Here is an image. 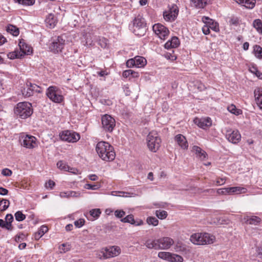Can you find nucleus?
<instances>
[{
    "mask_svg": "<svg viewBox=\"0 0 262 262\" xmlns=\"http://www.w3.org/2000/svg\"><path fill=\"white\" fill-rule=\"evenodd\" d=\"M244 220L245 221V222L249 224L254 225H258L261 222V219L259 217L256 216H247L246 217H244Z\"/></svg>",
    "mask_w": 262,
    "mask_h": 262,
    "instance_id": "393cba45",
    "label": "nucleus"
},
{
    "mask_svg": "<svg viewBox=\"0 0 262 262\" xmlns=\"http://www.w3.org/2000/svg\"><path fill=\"white\" fill-rule=\"evenodd\" d=\"M22 139L21 145L27 148L32 149L37 146V139L33 136L26 135Z\"/></svg>",
    "mask_w": 262,
    "mask_h": 262,
    "instance_id": "dca6fc26",
    "label": "nucleus"
},
{
    "mask_svg": "<svg viewBox=\"0 0 262 262\" xmlns=\"http://www.w3.org/2000/svg\"><path fill=\"white\" fill-rule=\"evenodd\" d=\"M59 136L62 140L72 143L76 142L80 138L79 134L68 130L63 131Z\"/></svg>",
    "mask_w": 262,
    "mask_h": 262,
    "instance_id": "9d476101",
    "label": "nucleus"
},
{
    "mask_svg": "<svg viewBox=\"0 0 262 262\" xmlns=\"http://www.w3.org/2000/svg\"><path fill=\"white\" fill-rule=\"evenodd\" d=\"M10 204L9 200L6 199H3L0 201V211H3L6 210Z\"/></svg>",
    "mask_w": 262,
    "mask_h": 262,
    "instance_id": "58836bf2",
    "label": "nucleus"
},
{
    "mask_svg": "<svg viewBox=\"0 0 262 262\" xmlns=\"http://www.w3.org/2000/svg\"><path fill=\"white\" fill-rule=\"evenodd\" d=\"M98 39L96 40L98 41V44L103 48H105L107 47V40L104 37H97Z\"/></svg>",
    "mask_w": 262,
    "mask_h": 262,
    "instance_id": "a18cd8bd",
    "label": "nucleus"
},
{
    "mask_svg": "<svg viewBox=\"0 0 262 262\" xmlns=\"http://www.w3.org/2000/svg\"><path fill=\"white\" fill-rule=\"evenodd\" d=\"M98 39V37L97 36H92L90 34L89 35H86L85 37V45L88 46H93L94 43V41Z\"/></svg>",
    "mask_w": 262,
    "mask_h": 262,
    "instance_id": "c9c22d12",
    "label": "nucleus"
},
{
    "mask_svg": "<svg viewBox=\"0 0 262 262\" xmlns=\"http://www.w3.org/2000/svg\"><path fill=\"white\" fill-rule=\"evenodd\" d=\"M195 86H197V89L200 91H203L206 89L204 84L200 82H197Z\"/></svg>",
    "mask_w": 262,
    "mask_h": 262,
    "instance_id": "e2e57ef3",
    "label": "nucleus"
},
{
    "mask_svg": "<svg viewBox=\"0 0 262 262\" xmlns=\"http://www.w3.org/2000/svg\"><path fill=\"white\" fill-rule=\"evenodd\" d=\"M59 196L61 198H70V191L60 192L59 193Z\"/></svg>",
    "mask_w": 262,
    "mask_h": 262,
    "instance_id": "6e6d98bb",
    "label": "nucleus"
},
{
    "mask_svg": "<svg viewBox=\"0 0 262 262\" xmlns=\"http://www.w3.org/2000/svg\"><path fill=\"white\" fill-rule=\"evenodd\" d=\"M101 122L103 129L109 132L113 131L116 125L115 119L111 116L107 114L102 117Z\"/></svg>",
    "mask_w": 262,
    "mask_h": 262,
    "instance_id": "9b49d317",
    "label": "nucleus"
},
{
    "mask_svg": "<svg viewBox=\"0 0 262 262\" xmlns=\"http://www.w3.org/2000/svg\"><path fill=\"white\" fill-rule=\"evenodd\" d=\"M231 188V195L234 194H241L246 193L247 191V189L246 188L242 187H232Z\"/></svg>",
    "mask_w": 262,
    "mask_h": 262,
    "instance_id": "c85d7f7f",
    "label": "nucleus"
},
{
    "mask_svg": "<svg viewBox=\"0 0 262 262\" xmlns=\"http://www.w3.org/2000/svg\"><path fill=\"white\" fill-rule=\"evenodd\" d=\"M183 257L178 254H173L172 257L171 258V262H183Z\"/></svg>",
    "mask_w": 262,
    "mask_h": 262,
    "instance_id": "3c124183",
    "label": "nucleus"
},
{
    "mask_svg": "<svg viewBox=\"0 0 262 262\" xmlns=\"http://www.w3.org/2000/svg\"><path fill=\"white\" fill-rule=\"evenodd\" d=\"M143 224H144V222L142 220L137 219L136 220H135V219L134 220L132 225L136 226H141V225H143Z\"/></svg>",
    "mask_w": 262,
    "mask_h": 262,
    "instance_id": "13d9d810",
    "label": "nucleus"
},
{
    "mask_svg": "<svg viewBox=\"0 0 262 262\" xmlns=\"http://www.w3.org/2000/svg\"><path fill=\"white\" fill-rule=\"evenodd\" d=\"M147 144L149 149L152 152H156L160 147L161 140L156 132H150L146 138Z\"/></svg>",
    "mask_w": 262,
    "mask_h": 262,
    "instance_id": "423d86ee",
    "label": "nucleus"
},
{
    "mask_svg": "<svg viewBox=\"0 0 262 262\" xmlns=\"http://www.w3.org/2000/svg\"><path fill=\"white\" fill-rule=\"evenodd\" d=\"M65 45V39L62 36H58L54 38L49 46L50 50L56 54L62 52Z\"/></svg>",
    "mask_w": 262,
    "mask_h": 262,
    "instance_id": "1a4fd4ad",
    "label": "nucleus"
},
{
    "mask_svg": "<svg viewBox=\"0 0 262 262\" xmlns=\"http://www.w3.org/2000/svg\"><path fill=\"white\" fill-rule=\"evenodd\" d=\"M70 198H77L80 196V192L79 191H70Z\"/></svg>",
    "mask_w": 262,
    "mask_h": 262,
    "instance_id": "bf43d9fd",
    "label": "nucleus"
},
{
    "mask_svg": "<svg viewBox=\"0 0 262 262\" xmlns=\"http://www.w3.org/2000/svg\"><path fill=\"white\" fill-rule=\"evenodd\" d=\"M227 109L229 112L235 115H238L242 114V110L236 108V106L233 104L229 105Z\"/></svg>",
    "mask_w": 262,
    "mask_h": 262,
    "instance_id": "e433bc0d",
    "label": "nucleus"
},
{
    "mask_svg": "<svg viewBox=\"0 0 262 262\" xmlns=\"http://www.w3.org/2000/svg\"><path fill=\"white\" fill-rule=\"evenodd\" d=\"M194 123L196 124L199 127L203 129H206L212 125V121L210 118H195L193 120Z\"/></svg>",
    "mask_w": 262,
    "mask_h": 262,
    "instance_id": "f3484780",
    "label": "nucleus"
},
{
    "mask_svg": "<svg viewBox=\"0 0 262 262\" xmlns=\"http://www.w3.org/2000/svg\"><path fill=\"white\" fill-rule=\"evenodd\" d=\"M46 95L53 102L60 103L64 100L62 92L56 86H50L46 91Z\"/></svg>",
    "mask_w": 262,
    "mask_h": 262,
    "instance_id": "39448f33",
    "label": "nucleus"
},
{
    "mask_svg": "<svg viewBox=\"0 0 262 262\" xmlns=\"http://www.w3.org/2000/svg\"><path fill=\"white\" fill-rule=\"evenodd\" d=\"M155 214L160 220L165 219L167 216V212L164 210H156Z\"/></svg>",
    "mask_w": 262,
    "mask_h": 262,
    "instance_id": "79ce46f5",
    "label": "nucleus"
},
{
    "mask_svg": "<svg viewBox=\"0 0 262 262\" xmlns=\"http://www.w3.org/2000/svg\"><path fill=\"white\" fill-rule=\"evenodd\" d=\"M173 253L168 252H159L158 256L163 260L171 262Z\"/></svg>",
    "mask_w": 262,
    "mask_h": 262,
    "instance_id": "bb28decb",
    "label": "nucleus"
},
{
    "mask_svg": "<svg viewBox=\"0 0 262 262\" xmlns=\"http://www.w3.org/2000/svg\"><path fill=\"white\" fill-rule=\"evenodd\" d=\"M208 0H191L194 6L198 8H203L207 4Z\"/></svg>",
    "mask_w": 262,
    "mask_h": 262,
    "instance_id": "2f4dec72",
    "label": "nucleus"
},
{
    "mask_svg": "<svg viewBox=\"0 0 262 262\" xmlns=\"http://www.w3.org/2000/svg\"><path fill=\"white\" fill-rule=\"evenodd\" d=\"M134 220V216L132 214H129L121 219L120 221L122 223H127L132 225Z\"/></svg>",
    "mask_w": 262,
    "mask_h": 262,
    "instance_id": "8fccbe9b",
    "label": "nucleus"
},
{
    "mask_svg": "<svg viewBox=\"0 0 262 262\" xmlns=\"http://www.w3.org/2000/svg\"><path fill=\"white\" fill-rule=\"evenodd\" d=\"M14 1L26 6L33 5L35 3V0H14Z\"/></svg>",
    "mask_w": 262,
    "mask_h": 262,
    "instance_id": "de8ad7c7",
    "label": "nucleus"
},
{
    "mask_svg": "<svg viewBox=\"0 0 262 262\" xmlns=\"http://www.w3.org/2000/svg\"><path fill=\"white\" fill-rule=\"evenodd\" d=\"M253 53L257 58L262 59V48L260 46L258 45L254 46Z\"/></svg>",
    "mask_w": 262,
    "mask_h": 262,
    "instance_id": "c756f323",
    "label": "nucleus"
},
{
    "mask_svg": "<svg viewBox=\"0 0 262 262\" xmlns=\"http://www.w3.org/2000/svg\"><path fill=\"white\" fill-rule=\"evenodd\" d=\"M146 222L149 225L156 226L159 224V221L155 217L149 216L146 219Z\"/></svg>",
    "mask_w": 262,
    "mask_h": 262,
    "instance_id": "ea45409f",
    "label": "nucleus"
},
{
    "mask_svg": "<svg viewBox=\"0 0 262 262\" xmlns=\"http://www.w3.org/2000/svg\"><path fill=\"white\" fill-rule=\"evenodd\" d=\"M179 9L177 5H172L169 9L163 12L164 19L167 21H172L177 17Z\"/></svg>",
    "mask_w": 262,
    "mask_h": 262,
    "instance_id": "4468645a",
    "label": "nucleus"
},
{
    "mask_svg": "<svg viewBox=\"0 0 262 262\" xmlns=\"http://www.w3.org/2000/svg\"><path fill=\"white\" fill-rule=\"evenodd\" d=\"M23 56V54H21L20 52L18 50H15L13 52H9L7 54V57L10 59H14L16 58H19Z\"/></svg>",
    "mask_w": 262,
    "mask_h": 262,
    "instance_id": "f704fd0d",
    "label": "nucleus"
},
{
    "mask_svg": "<svg viewBox=\"0 0 262 262\" xmlns=\"http://www.w3.org/2000/svg\"><path fill=\"white\" fill-rule=\"evenodd\" d=\"M67 171H69L72 173H73V174H78L79 173V170L75 168H73V167H71L69 166V167H68V170H67Z\"/></svg>",
    "mask_w": 262,
    "mask_h": 262,
    "instance_id": "774afa93",
    "label": "nucleus"
},
{
    "mask_svg": "<svg viewBox=\"0 0 262 262\" xmlns=\"http://www.w3.org/2000/svg\"><path fill=\"white\" fill-rule=\"evenodd\" d=\"M115 216L117 218H122L125 215V212L123 210H116L114 212Z\"/></svg>",
    "mask_w": 262,
    "mask_h": 262,
    "instance_id": "603ef678",
    "label": "nucleus"
},
{
    "mask_svg": "<svg viewBox=\"0 0 262 262\" xmlns=\"http://www.w3.org/2000/svg\"><path fill=\"white\" fill-rule=\"evenodd\" d=\"M57 167L61 170L67 171L68 170L69 165L62 161H58L57 163Z\"/></svg>",
    "mask_w": 262,
    "mask_h": 262,
    "instance_id": "37998d69",
    "label": "nucleus"
},
{
    "mask_svg": "<svg viewBox=\"0 0 262 262\" xmlns=\"http://www.w3.org/2000/svg\"><path fill=\"white\" fill-rule=\"evenodd\" d=\"M70 249V245L68 244H62L59 247V249L60 253H66L69 251Z\"/></svg>",
    "mask_w": 262,
    "mask_h": 262,
    "instance_id": "49530a36",
    "label": "nucleus"
},
{
    "mask_svg": "<svg viewBox=\"0 0 262 262\" xmlns=\"http://www.w3.org/2000/svg\"><path fill=\"white\" fill-rule=\"evenodd\" d=\"M146 24L144 18L140 15H137L133 20V32L137 36H143L146 31Z\"/></svg>",
    "mask_w": 262,
    "mask_h": 262,
    "instance_id": "0eeeda50",
    "label": "nucleus"
},
{
    "mask_svg": "<svg viewBox=\"0 0 262 262\" xmlns=\"http://www.w3.org/2000/svg\"><path fill=\"white\" fill-rule=\"evenodd\" d=\"M226 179L225 178H219L218 179L216 182L215 184L216 185L219 186L223 185L225 183Z\"/></svg>",
    "mask_w": 262,
    "mask_h": 262,
    "instance_id": "69168bd1",
    "label": "nucleus"
},
{
    "mask_svg": "<svg viewBox=\"0 0 262 262\" xmlns=\"http://www.w3.org/2000/svg\"><path fill=\"white\" fill-rule=\"evenodd\" d=\"M202 21L205 24H207L210 29L212 30L215 32L219 31V26L216 22H215L212 19L208 17L203 16L202 17Z\"/></svg>",
    "mask_w": 262,
    "mask_h": 262,
    "instance_id": "aec40b11",
    "label": "nucleus"
},
{
    "mask_svg": "<svg viewBox=\"0 0 262 262\" xmlns=\"http://www.w3.org/2000/svg\"><path fill=\"white\" fill-rule=\"evenodd\" d=\"M15 115L20 119H26L33 113L32 104L27 102H19L14 109Z\"/></svg>",
    "mask_w": 262,
    "mask_h": 262,
    "instance_id": "20e7f679",
    "label": "nucleus"
},
{
    "mask_svg": "<svg viewBox=\"0 0 262 262\" xmlns=\"http://www.w3.org/2000/svg\"><path fill=\"white\" fill-rule=\"evenodd\" d=\"M101 211L100 209H93L90 211V215L94 219H97L99 217Z\"/></svg>",
    "mask_w": 262,
    "mask_h": 262,
    "instance_id": "a19ab883",
    "label": "nucleus"
},
{
    "mask_svg": "<svg viewBox=\"0 0 262 262\" xmlns=\"http://www.w3.org/2000/svg\"><path fill=\"white\" fill-rule=\"evenodd\" d=\"M249 70L252 73L255 74L257 72H258V69L253 64L250 65L249 68Z\"/></svg>",
    "mask_w": 262,
    "mask_h": 262,
    "instance_id": "680f3d73",
    "label": "nucleus"
},
{
    "mask_svg": "<svg viewBox=\"0 0 262 262\" xmlns=\"http://www.w3.org/2000/svg\"><path fill=\"white\" fill-rule=\"evenodd\" d=\"M153 31L161 39L165 40L169 35L168 29L164 25L158 23L152 26Z\"/></svg>",
    "mask_w": 262,
    "mask_h": 262,
    "instance_id": "f8f14e48",
    "label": "nucleus"
},
{
    "mask_svg": "<svg viewBox=\"0 0 262 262\" xmlns=\"http://www.w3.org/2000/svg\"><path fill=\"white\" fill-rule=\"evenodd\" d=\"M96 151L100 158L106 162L113 161L116 157L113 146L107 142H99L96 146Z\"/></svg>",
    "mask_w": 262,
    "mask_h": 262,
    "instance_id": "f257e3e1",
    "label": "nucleus"
},
{
    "mask_svg": "<svg viewBox=\"0 0 262 262\" xmlns=\"http://www.w3.org/2000/svg\"><path fill=\"white\" fill-rule=\"evenodd\" d=\"M192 151L196 155V157L201 160H204L207 158V153L198 146H193L192 148Z\"/></svg>",
    "mask_w": 262,
    "mask_h": 262,
    "instance_id": "4be33fe9",
    "label": "nucleus"
},
{
    "mask_svg": "<svg viewBox=\"0 0 262 262\" xmlns=\"http://www.w3.org/2000/svg\"><path fill=\"white\" fill-rule=\"evenodd\" d=\"M45 21L47 26L50 28H54L57 23L56 18L53 14H49L47 16Z\"/></svg>",
    "mask_w": 262,
    "mask_h": 262,
    "instance_id": "a878e982",
    "label": "nucleus"
},
{
    "mask_svg": "<svg viewBox=\"0 0 262 262\" xmlns=\"http://www.w3.org/2000/svg\"><path fill=\"white\" fill-rule=\"evenodd\" d=\"M253 26L256 31L262 34V21L260 19H256L253 22Z\"/></svg>",
    "mask_w": 262,
    "mask_h": 262,
    "instance_id": "7c9ffc66",
    "label": "nucleus"
},
{
    "mask_svg": "<svg viewBox=\"0 0 262 262\" xmlns=\"http://www.w3.org/2000/svg\"><path fill=\"white\" fill-rule=\"evenodd\" d=\"M18 45L20 50L19 52L23 54V56L25 54L30 55L32 53V48L26 43L24 41H20Z\"/></svg>",
    "mask_w": 262,
    "mask_h": 262,
    "instance_id": "5701e85b",
    "label": "nucleus"
},
{
    "mask_svg": "<svg viewBox=\"0 0 262 262\" xmlns=\"http://www.w3.org/2000/svg\"><path fill=\"white\" fill-rule=\"evenodd\" d=\"M55 183L54 181L52 180L48 181L45 184V187L47 188H49L50 189H52L53 187L55 186Z\"/></svg>",
    "mask_w": 262,
    "mask_h": 262,
    "instance_id": "4d7b16f0",
    "label": "nucleus"
},
{
    "mask_svg": "<svg viewBox=\"0 0 262 262\" xmlns=\"http://www.w3.org/2000/svg\"><path fill=\"white\" fill-rule=\"evenodd\" d=\"M108 258L117 256L121 252L120 248L117 246L106 247Z\"/></svg>",
    "mask_w": 262,
    "mask_h": 262,
    "instance_id": "a211bd4d",
    "label": "nucleus"
},
{
    "mask_svg": "<svg viewBox=\"0 0 262 262\" xmlns=\"http://www.w3.org/2000/svg\"><path fill=\"white\" fill-rule=\"evenodd\" d=\"M7 31L8 32L15 36L18 35L19 33L18 29L16 27L12 25H10L8 26Z\"/></svg>",
    "mask_w": 262,
    "mask_h": 262,
    "instance_id": "72a5a7b5",
    "label": "nucleus"
},
{
    "mask_svg": "<svg viewBox=\"0 0 262 262\" xmlns=\"http://www.w3.org/2000/svg\"><path fill=\"white\" fill-rule=\"evenodd\" d=\"M100 187V184L99 183H97L95 184H86L84 186L85 189L91 190H98Z\"/></svg>",
    "mask_w": 262,
    "mask_h": 262,
    "instance_id": "c03bdc74",
    "label": "nucleus"
},
{
    "mask_svg": "<svg viewBox=\"0 0 262 262\" xmlns=\"http://www.w3.org/2000/svg\"><path fill=\"white\" fill-rule=\"evenodd\" d=\"M213 235L207 232H198L192 234L190 237V241L196 245L212 244L215 241Z\"/></svg>",
    "mask_w": 262,
    "mask_h": 262,
    "instance_id": "7ed1b4c3",
    "label": "nucleus"
},
{
    "mask_svg": "<svg viewBox=\"0 0 262 262\" xmlns=\"http://www.w3.org/2000/svg\"><path fill=\"white\" fill-rule=\"evenodd\" d=\"M48 231V228L46 226H41L37 232L35 233V239H39L45 233Z\"/></svg>",
    "mask_w": 262,
    "mask_h": 262,
    "instance_id": "cd10ccee",
    "label": "nucleus"
},
{
    "mask_svg": "<svg viewBox=\"0 0 262 262\" xmlns=\"http://www.w3.org/2000/svg\"><path fill=\"white\" fill-rule=\"evenodd\" d=\"M2 174L4 176L9 177L12 174V171L8 168H4L2 170Z\"/></svg>",
    "mask_w": 262,
    "mask_h": 262,
    "instance_id": "5fc2aeb1",
    "label": "nucleus"
},
{
    "mask_svg": "<svg viewBox=\"0 0 262 262\" xmlns=\"http://www.w3.org/2000/svg\"><path fill=\"white\" fill-rule=\"evenodd\" d=\"M15 220L18 222L23 221L26 219V215L21 211H18L14 214Z\"/></svg>",
    "mask_w": 262,
    "mask_h": 262,
    "instance_id": "09e8293b",
    "label": "nucleus"
},
{
    "mask_svg": "<svg viewBox=\"0 0 262 262\" xmlns=\"http://www.w3.org/2000/svg\"><path fill=\"white\" fill-rule=\"evenodd\" d=\"M230 191V187L223 188L217 190V193L220 195H231Z\"/></svg>",
    "mask_w": 262,
    "mask_h": 262,
    "instance_id": "4c0bfd02",
    "label": "nucleus"
},
{
    "mask_svg": "<svg viewBox=\"0 0 262 262\" xmlns=\"http://www.w3.org/2000/svg\"><path fill=\"white\" fill-rule=\"evenodd\" d=\"M146 60L145 58L142 56H137L133 58L128 59L126 64L127 67L131 68L136 67L138 68H142L146 64Z\"/></svg>",
    "mask_w": 262,
    "mask_h": 262,
    "instance_id": "ddd939ff",
    "label": "nucleus"
},
{
    "mask_svg": "<svg viewBox=\"0 0 262 262\" xmlns=\"http://www.w3.org/2000/svg\"><path fill=\"white\" fill-rule=\"evenodd\" d=\"M254 95L256 104L262 110V89L256 88L254 91Z\"/></svg>",
    "mask_w": 262,
    "mask_h": 262,
    "instance_id": "412c9836",
    "label": "nucleus"
},
{
    "mask_svg": "<svg viewBox=\"0 0 262 262\" xmlns=\"http://www.w3.org/2000/svg\"><path fill=\"white\" fill-rule=\"evenodd\" d=\"M22 94L25 97H29L35 93H41L42 89L39 86L30 82H27L25 86L21 90Z\"/></svg>",
    "mask_w": 262,
    "mask_h": 262,
    "instance_id": "6e6552de",
    "label": "nucleus"
},
{
    "mask_svg": "<svg viewBox=\"0 0 262 262\" xmlns=\"http://www.w3.org/2000/svg\"><path fill=\"white\" fill-rule=\"evenodd\" d=\"M180 45L179 38L176 36L172 37L170 40H168L165 44L164 47L166 49L177 48Z\"/></svg>",
    "mask_w": 262,
    "mask_h": 262,
    "instance_id": "b1692460",
    "label": "nucleus"
},
{
    "mask_svg": "<svg viewBox=\"0 0 262 262\" xmlns=\"http://www.w3.org/2000/svg\"><path fill=\"white\" fill-rule=\"evenodd\" d=\"M202 31L205 35H207L210 33V29L207 24H205L202 27Z\"/></svg>",
    "mask_w": 262,
    "mask_h": 262,
    "instance_id": "052dcab7",
    "label": "nucleus"
},
{
    "mask_svg": "<svg viewBox=\"0 0 262 262\" xmlns=\"http://www.w3.org/2000/svg\"><path fill=\"white\" fill-rule=\"evenodd\" d=\"M97 257L99 259H108L106 247L102 248L97 251Z\"/></svg>",
    "mask_w": 262,
    "mask_h": 262,
    "instance_id": "473e14b6",
    "label": "nucleus"
},
{
    "mask_svg": "<svg viewBox=\"0 0 262 262\" xmlns=\"http://www.w3.org/2000/svg\"><path fill=\"white\" fill-rule=\"evenodd\" d=\"M6 222L11 224L13 221V216L11 214H8L5 217Z\"/></svg>",
    "mask_w": 262,
    "mask_h": 262,
    "instance_id": "338daca9",
    "label": "nucleus"
},
{
    "mask_svg": "<svg viewBox=\"0 0 262 262\" xmlns=\"http://www.w3.org/2000/svg\"><path fill=\"white\" fill-rule=\"evenodd\" d=\"M225 135L226 139L233 144L238 143L241 139V135L237 130H232L230 129H226Z\"/></svg>",
    "mask_w": 262,
    "mask_h": 262,
    "instance_id": "2eb2a0df",
    "label": "nucleus"
},
{
    "mask_svg": "<svg viewBox=\"0 0 262 262\" xmlns=\"http://www.w3.org/2000/svg\"><path fill=\"white\" fill-rule=\"evenodd\" d=\"M132 73V70H125L123 72V76L125 78H127L131 76Z\"/></svg>",
    "mask_w": 262,
    "mask_h": 262,
    "instance_id": "0e129e2a",
    "label": "nucleus"
},
{
    "mask_svg": "<svg viewBox=\"0 0 262 262\" xmlns=\"http://www.w3.org/2000/svg\"><path fill=\"white\" fill-rule=\"evenodd\" d=\"M174 244V241L170 237L165 236L158 239L147 240L145 246L149 249L155 250H168Z\"/></svg>",
    "mask_w": 262,
    "mask_h": 262,
    "instance_id": "f03ea898",
    "label": "nucleus"
},
{
    "mask_svg": "<svg viewBox=\"0 0 262 262\" xmlns=\"http://www.w3.org/2000/svg\"><path fill=\"white\" fill-rule=\"evenodd\" d=\"M175 141L183 149H187L188 147V143L186 138L181 134H178L175 136Z\"/></svg>",
    "mask_w": 262,
    "mask_h": 262,
    "instance_id": "6ab92c4d",
    "label": "nucleus"
},
{
    "mask_svg": "<svg viewBox=\"0 0 262 262\" xmlns=\"http://www.w3.org/2000/svg\"><path fill=\"white\" fill-rule=\"evenodd\" d=\"M85 221L83 219H80L77 221H75L74 225L77 228H80L84 224Z\"/></svg>",
    "mask_w": 262,
    "mask_h": 262,
    "instance_id": "864d4df0",
    "label": "nucleus"
}]
</instances>
